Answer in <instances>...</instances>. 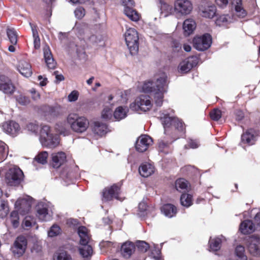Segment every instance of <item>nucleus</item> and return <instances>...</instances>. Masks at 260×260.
I'll return each mask as SVG.
<instances>
[{"label":"nucleus","mask_w":260,"mask_h":260,"mask_svg":"<svg viewBox=\"0 0 260 260\" xmlns=\"http://www.w3.org/2000/svg\"><path fill=\"white\" fill-rule=\"evenodd\" d=\"M168 77L165 73L156 76L155 81L147 80L143 83L142 91L150 93L157 106H161L163 103L164 94L167 92L168 85Z\"/></svg>","instance_id":"nucleus-1"},{"label":"nucleus","mask_w":260,"mask_h":260,"mask_svg":"<svg viewBox=\"0 0 260 260\" xmlns=\"http://www.w3.org/2000/svg\"><path fill=\"white\" fill-rule=\"evenodd\" d=\"M67 120L71 128L78 133H82L86 131L89 126L88 119L84 116H79L75 113L69 114Z\"/></svg>","instance_id":"nucleus-2"},{"label":"nucleus","mask_w":260,"mask_h":260,"mask_svg":"<svg viewBox=\"0 0 260 260\" xmlns=\"http://www.w3.org/2000/svg\"><path fill=\"white\" fill-rule=\"evenodd\" d=\"M40 140L42 145L50 148L56 147L59 143V137L50 133L48 125H42L40 131Z\"/></svg>","instance_id":"nucleus-3"},{"label":"nucleus","mask_w":260,"mask_h":260,"mask_svg":"<svg viewBox=\"0 0 260 260\" xmlns=\"http://www.w3.org/2000/svg\"><path fill=\"white\" fill-rule=\"evenodd\" d=\"M24 175L22 170L17 166H12L5 174L6 183L12 186H18L22 181Z\"/></svg>","instance_id":"nucleus-4"},{"label":"nucleus","mask_w":260,"mask_h":260,"mask_svg":"<svg viewBox=\"0 0 260 260\" xmlns=\"http://www.w3.org/2000/svg\"><path fill=\"white\" fill-rule=\"evenodd\" d=\"M159 117L165 129V134H167V128L171 126H173L179 131L184 130V124L178 118L170 116L168 112H160Z\"/></svg>","instance_id":"nucleus-5"},{"label":"nucleus","mask_w":260,"mask_h":260,"mask_svg":"<svg viewBox=\"0 0 260 260\" xmlns=\"http://www.w3.org/2000/svg\"><path fill=\"white\" fill-rule=\"evenodd\" d=\"M125 40L131 53H137L139 49V36L137 31L133 28L127 29L125 33Z\"/></svg>","instance_id":"nucleus-6"},{"label":"nucleus","mask_w":260,"mask_h":260,"mask_svg":"<svg viewBox=\"0 0 260 260\" xmlns=\"http://www.w3.org/2000/svg\"><path fill=\"white\" fill-rule=\"evenodd\" d=\"M75 29L77 30L78 37L86 42L94 43L100 41L101 37L94 34L93 31L84 24L77 26Z\"/></svg>","instance_id":"nucleus-7"},{"label":"nucleus","mask_w":260,"mask_h":260,"mask_svg":"<svg viewBox=\"0 0 260 260\" xmlns=\"http://www.w3.org/2000/svg\"><path fill=\"white\" fill-rule=\"evenodd\" d=\"M152 107L150 98L148 95H141L138 96L130 105V108L136 111H142L146 112L149 111Z\"/></svg>","instance_id":"nucleus-8"},{"label":"nucleus","mask_w":260,"mask_h":260,"mask_svg":"<svg viewBox=\"0 0 260 260\" xmlns=\"http://www.w3.org/2000/svg\"><path fill=\"white\" fill-rule=\"evenodd\" d=\"M193 5L190 0H175L174 4V11L179 16H184L191 12Z\"/></svg>","instance_id":"nucleus-9"},{"label":"nucleus","mask_w":260,"mask_h":260,"mask_svg":"<svg viewBox=\"0 0 260 260\" xmlns=\"http://www.w3.org/2000/svg\"><path fill=\"white\" fill-rule=\"evenodd\" d=\"M216 12V6L210 1H203L199 6V13L203 17L211 19Z\"/></svg>","instance_id":"nucleus-10"},{"label":"nucleus","mask_w":260,"mask_h":260,"mask_svg":"<svg viewBox=\"0 0 260 260\" xmlns=\"http://www.w3.org/2000/svg\"><path fill=\"white\" fill-rule=\"evenodd\" d=\"M212 44V37L209 34H205L201 36L194 38L193 46L199 51H204L208 49Z\"/></svg>","instance_id":"nucleus-11"},{"label":"nucleus","mask_w":260,"mask_h":260,"mask_svg":"<svg viewBox=\"0 0 260 260\" xmlns=\"http://www.w3.org/2000/svg\"><path fill=\"white\" fill-rule=\"evenodd\" d=\"M27 244V239L24 236H18L16 239L12 248L13 254L17 257L22 256L26 250Z\"/></svg>","instance_id":"nucleus-12"},{"label":"nucleus","mask_w":260,"mask_h":260,"mask_svg":"<svg viewBox=\"0 0 260 260\" xmlns=\"http://www.w3.org/2000/svg\"><path fill=\"white\" fill-rule=\"evenodd\" d=\"M124 7V13L131 20L137 21L139 20V14L133 9L135 3L133 0H122Z\"/></svg>","instance_id":"nucleus-13"},{"label":"nucleus","mask_w":260,"mask_h":260,"mask_svg":"<svg viewBox=\"0 0 260 260\" xmlns=\"http://www.w3.org/2000/svg\"><path fill=\"white\" fill-rule=\"evenodd\" d=\"M119 193L120 187L117 184L106 187L102 191V201L107 202L114 198L119 200Z\"/></svg>","instance_id":"nucleus-14"},{"label":"nucleus","mask_w":260,"mask_h":260,"mask_svg":"<svg viewBox=\"0 0 260 260\" xmlns=\"http://www.w3.org/2000/svg\"><path fill=\"white\" fill-rule=\"evenodd\" d=\"M198 62V58L196 56L189 57L180 63L178 66V71L181 73H186L196 66Z\"/></svg>","instance_id":"nucleus-15"},{"label":"nucleus","mask_w":260,"mask_h":260,"mask_svg":"<svg viewBox=\"0 0 260 260\" xmlns=\"http://www.w3.org/2000/svg\"><path fill=\"white\" fill-rule=\"evenodd\" d=\"M152 143L151 138L147 135H142L139 137L136 143V149L140 152H143L147 150Z\"/></svg>","instance_id":"nucleus-16"},{"label":"nucleus","mask_w":260,"mask_h":260,"mask_svg":"<svg viewBox=\"0 0 260 260\" xmlns=\"http://www.w3.org/2000/svg\"><path fill=\"white\" fill-rule=\"evenodd\" d=\"M0 90L7 94H12L15 90L11 80L4 75L0 76Z\"/></svg>","instance_id":"nucleus-17"},{"label":"nucleus","mask_w":260,"mask_h":260,"mask_svg":"<svg viewBox=\"0 0 260 260\" xmlns=\"http://www.w3.org/2000/svg\"><path fill=\"white\" fill-rule=\"evenodd\" d=\"M4 131L12 136H16L20 132V128L19 124L14 121H9L3 123Z\"/></svg>","instance_id":"nucleus-18"},{"label":"nucleus","mask_w":260,"mask_h":260,"mask_svg":"<svg viewBox=\"0 0 260 260\" xmlns=\"http://www.w3.org/2000/svg\"><path fill=\"white\" fill-rule=\"evenodd\" d=\"M66 154L63 152L53 153L51 155V165L54 168L57 169L66 161Z\"/></svg>","instance_id":"nucleus-19"},{"label":"nucleus","mask_w":260,"mask_h":260,"mask_svg":"<svg viewBox=\"0 0 260 260\" xmlns=\"http://www.w3.org/2000/svg\"><path fill=\"white\" fill-rule=\"evenodd\" d=\"M248 249L253 256H260V238L251 237L249 241Z\"/></svg>","instance_id":"nucleus-20"},{"label":"nucleus","mask_w":260,"mask_h":260,"mask_svg":"<svg viewBox=\"0 0 260 260\" xmlns=\"http://www.w3.org/2000/svg\"><path fill=\"white\" fill-rule=\"evenodd\" d=\"M15 207L22 214L27 213L31 207V202L26 199H19L15 204Z\"/></svg>","instance_id":"nucleus-21"},{"label":"nucleus","mask_w":260,"mask_h":260,"mask_svg":"<svg viewBox=\"0 0 260 260\" xmlns=\"http://www.w3.org/2000/svg\"><path fill=\"white\" fill-rule=\"evenodd\" d=\"M46 204L39 203L37 206V216L41 221H48L50 220V215L48 212Z\"/></svg>","instance_id":"nucleus-22"},{"label":"nucleus","mask_w":260,"mask_h":260,"mask_svg":"<svg viewBox=\"0 0 260 260\" xmlns=\"http://www.w3.org/2000/svg\"><path fill=\"white\" fill-rule=\"evenodd\" d=\"M17 70L24 77H29L32 74L30 64L25 60H20L17 66Z\"/></svg>","instance_id":"nucleus-23"},{"label":"nucleus","mask_w":260,"mask_h":260,"mask_svg":"<svg viewBox=\"0 0 260 260\" xmlns=\"http://www.w3.org/2000/svg\"><path fill=\"white\" fill-rule=\"evenodd\" d=\"M255 132L250 129L244 133L241 136L242 142L244 144H247L249 145H252L254 144L256 140L257 134H255Z\"/></svg>","instance_id":"nucleus-24"},{"label":"nucleus","mask_w":260,"mask_h":260,"mask_svg":"<svg viewBox=\"0 0 260 260\" xmlns=\"http://www.w3.org/2000/svg\"><path fill=\"white\" fill-rule=\"evenodd\" d=\"M78 234L80 237V243L81 245L87 244L90 239L88 229L84 226H79L78 229Z\"/></svg>","instance_id":"nucleus-25"},{"label":"nucleus","mask_w":260,"mask_h":260,"mask_svg":"<svg viewBox=\"0 0 260 260\" xmlns=\"http://www.w3.org/2000/svg\"><path fill=\"white\" fill-rule=\"evenodd\" d=\"M139 172L141 176L148 177L154 173V168L150 164L143 163L139 167Z\"/></svg>","instance_id":"nucleus-26"},{"label":"nucleus","mask_w":260,"mask_h":260,"mask_svg":"<svg viewBox=\"0 0 260 260\" xmlns=\"http://www.w3.org/2000/svg\"><path fill=\"white\" fill-rule=\"evenodd\" d=\"M135 245L132 242H127L123 243L121 247V253L122 256L128 258L135 251Z\"/></svg>","instance_id":"nucleus-27"},{"label":"nucleus","mask_w":260,"mask_h":260,"mask_svg":"<svg viewBox=\"0 0 260 260\" xmlns=\"http://www.w3.org/2000/svg\"><path fill=\"white\" fill-rule=\"evenodd\" d=\"M128 112V109L126 106H119L113 112V116L116 121H120L125 118Z\"/></svg>","instance_id":"nucleus-28"},{"label":"nucleus","mask_w":260,"mask_h":260,"mask_svg":"<svg viewBox=\"0 0 260 260\" xmlns=\"http://www.w3.org/2000/svg\"><path fill=\"white\" fill-rule=\"evenodd\" d=\"M196 27V23L193 19H187L183 22V29L186 36H189L191 34Z\"/></svg>","instance_id":"nucleus-29"},{"label":"nucleus","mask_w":260,"mask_h":260,"mask_svg":"<svg viewBox=\"0 0 260 260\" xmlns=\"http://www.w3.org/2000/svg\"><path fill=\"white\" fill-rule=\"evenodd\" d=\"M44 56L48 68L51 69H54L56 62L54 60L50 50L48 46L44 48Z\"/></svg>","instance_id":"nucleus-30"},{"label":"nucleus","mask_w":260,"mask_h":260,"mask_svg":"<svg viewBox=\"0 0 260 260\" xmlns=\"http://www.w3.org/2000/svg\"><path fill=\"white\" fill-rule=\"evenodd\" d=\"M107 131L108 127L106 124L99 121L94 122L92 131L95 134L102 136L107 133Z\"/></svg>","instance_id":"nucleus-31"},{"label":"nucleus","mask_w":260,"mask_h":260,"mask_svg":"<svg viewBox=\"0 0 260 260\" xmlns=\"http://www.w3.org/2000/svg\"><path fill=\"white\" fill-rule=\"evenodd\" d=\"M240 231L243 234H250L254 231V226L251 220H246L241 223Z\"/></svg>","instance_id":"nucleus-32"},{"label":"nucleus","mask_w":260,"mask_h":260,"mask_svg":"<svg viewBox=\"0 0 260 260\" xmlns=\"http://www.w3.org/2000/svg\"><path fill=\"white\" fill-rule=\"evenodd\" d=\"M161 211L166 216L171 218L176 215L177 208L172 204H167L161 207Z\"/></svg>","instance_id":"nucleus-33"},{"label":"nucleus","mask_w":260,"mask_h":260,"mask_svg":"<svg viewBox=\"0 0 260 260\" xmlns=\"http://www.w3.org/2000/svg\"><path fill=\"white\" fill-rule=\"evenodd\" d=\"M69 125L67 120L59 121L56 123L55 128L59 134L65 136L69 133Z\"/></svg>","instance_id":"nucleus-34"},{"label":"nucleus","mask_w":260,"mask_h":260,"mask_svg":"<svg viewBox=\"0 0 260 260\" xmlns=\"http://www.w3.org/2000/svg\"><path fill=\"white\" fill-rule=\"evenodd\" d=\"M160 14L164 17H167L172 14L174 10L172 6L167 3L160 1Z\"/></svg>","instance_id":"nucleus-35"},{"label":"nucleus","mask_w":260,"mask_h":260,"mask_svg":"<svg viewBox=\"0 0 260 260\" xmlns=\"http://www.w3.org/2000/svg\"><path fill=\"white\" fill-rule=\"evenodd\" d=\"M177 139V138H175L171 142L166 141L165 139L159 140L158 142V151L165 153H168L170 151V145L173 141Z\"/></svg>","instance_id":"nucleus-36"},{"label":"nucleus","mask_w":260,"mask_h":260,"mask_svg":"<svg viewBox=\"0 0 260 260\" xmlns=\"http://www.w3.org/2000/svg\"><path fill=\"white\" fill-rule=\"evenodd\" d=\"M45 110V116L49 117H55L60 114V107L58 106H48Z\"/></svg>","instance_id":"nucleus-37"},{"label":"nucleus","mask_w":260,"mask_h":260,"mask_svg":"<svg viewBox=\"0 0 260 260\" xmlns=\"http://www.w3.org/2000/svg\"><path fill=\"white\" fill-rule=\"evenodd\" d=\"M233 21V18L229 15H222L219 16L215 21L218 26H225Z\"/></svg>","instance_id":"nucleus-38"},{"label":"nucleus","mask_w":260,"mask_h":260,"mask_svg":"<svg viewBox=\"0 0 260 260\" xmlns=\"http://www.w3.org/2000/svg\"><path fill=\"white\" fill-rule=\"evenodd\" d=\"M175 187L179 191H185L188 187V182L183 178L178 179L175 182Z\"/></svg>","instance_id":"nucleus-39"},{"label":"nucleus","mask_w":260,"mask_h":260,"mask_svg":"<svg viewBox=\"0 0 260 260\" xmlns=\"http://www.w3.org/2000/svg\"><path fill=\"white\" fill-rule=\"evenodd\" d=\"M54 260H72L71 255L66 251L59 250L54 256Z\"/></svg>","instance_id":"nucleus-40"},{"label":"nucleus","mask_w":260,"mask_h":260,"mask_svg":"<svg viewBox=\"0 0 260 260\" xmlns=\"http://www.w3.org/2000/svg\"><path fill=\"white\" fill-rule=\"evenodd\" d=\"M210 248L211 250L216 251L220 248L221 243V239L219 237H217L214 239L209 240Z\"/></svg>","instance_id":"nucleus-41"},{"label":"nucleus","mask_w":260,"mask_h":260,"mask_svg":"<svg viewBox=\"0 0 260 260\" xmlns=\"http://www.w3.org/2000/svg\"><path fill=\"white\" fill-rule=\"evenodd\" d=\"M7 36L11 43L16 45L17 43V34L16 31L12 28H8L7 30Z\"/></svg>","instance_id":"nucleus-42"},{"label":"nucleus","mask_w":260,"mask_h":260,"mask_svg":"<svg viewBox=\"0 0 260 260\" xmlns=\"http://www.w3.org/2000/svg\"><path fill=\"white\" fill-rule=\"evenodd\" d=\"M235 254L238 260H247V256L245 252V248L242 245H238L236 247Z\"/></svg>","instance_id":"nucleus-43"},{"label":"nucleus","mask_w":260,"mask_h":260,"mask_svg":"<svg viewBox=\"0 0 260 260\" xmlns=\"http://www.w3.org/2000/svg\"><path fill=\"white\" fill-rule=\"evenodd\" d=\"M83 246L79 249L80 254L83 257L86 258L90 257L92 254V247L88 245H83Z\"/></svg>","instance_id":"nucleus-44"},{"label":"nucleus","mask_w":260,"mask_h":260,"mask_svg":"<svg viewBox=\"0 0 260 260\" xmlns=\"http://www.w3.org/2000/svg\"><path fill=\"white\" fill-rule=\"evenodd\" d=\"M101 117L105 120L111 119L113 117L112 108L108 106H105L102 111Z\"/></svg>","instance_id":"nucleus-45"},{"label":"nucleus","mask_w":260,"mask_h":260,"mask_svg":"<svg viewBox=\"0 0 260 260\" xmlns=\"http://www.w3.org/2000/svg\"><path fill=\"white\" fill-rule=\"evenodd\" d=\"M180 202L183 206H190L192 204V196L189 194H182L180 197Z\"/></svg>","instance_id":"nucleus-46"},{"label":"nucleus","mask_w":260,"mask_h":260,"mask_svg":"<svg viewBox=\"0 0 260 260\" xmlns=\"http://www.w3.org/2000/svg\"><path fill=\"white\" fill-rule=\"evenodd\" d=\"M35 224V219L30 216H27L23 219L22 225L24 229L28 230Z\"/></svg>","instance_id":"nucleus-47"},{"label":"nucleus","mask_w":260,"mask_h":260,"mask_svg":"<svg viewBox=\"0 0 260 260\" xmlns=\"http://www.w3.org/2000/svg\"><path fill=\"white\" fill-rule=\"evenodd\" d=\"M10 220L14 228H16L19 225V217L17 211H13L11 213Z\"/></svg>","instance_id":"nucleus-48"},{"label":"nucleus","mask_w":260,"mask_h":260,"mask_svg":"<svg viewBox=\"0 0 260 260\" xmlns=\"http://www.w3.org/2000/svg\"><path fill=\"white\" fill-rule=\"evenodd\" d=\"M48 156V154L47 151H42L35 157V160L38 162L44 165L47 163Z\"/></svg>","instance_id":"nucleus-49"},{"label":"nucleus","mask_w":260,"mask_h":260,"mask_svg":"<svg viewBox=\"0 0 260 260\" xmlns=\"http://www.w3.org/2000/svg\"><path fill=\"white\" fill-rule=\"evenodd\" d=\"M62 177L66 183V185L70 183H74L75 181L74 175L72 172H68L66 175L63 173L62 174Z\"/></svg>","instance_id":"nucleus-50"},{"label":"nucleus","mask_w":260,"mask_h":260,"mask_svg":"<svg viewBox=\"0 0 260 260\" xmlns=\"http://www.w3.org/2000/svg\"><path fill=\"white\" fill-rule=\"evenodd\" d=\"M61 233L60 227L57 224H53L48 232V235L50 237L57 236Z\"/></svg>","instance_id":"nucleus-51"},{"label":"nucleus","mask_w":260,"mask_h":260,"mask_svg":"<svg viewBox=\"0 0 260 260\" xmlns=\"http://www.w3.org/2000/svg\"><path fill=\"white\" fill-rule=\"evenodd\" d=\"M131 94V90H126L124 91H120L118 93V94H119L121 99L120 102L122 103H126L127 101L128 100V98L129 97L130 95Z\"/></svg>","instance_id":"nucleus-52"},{"label":"nucleus","mask_w":260,"mask_h":260,"mask_svg":"<svg viewBox=\"0 0 260 260\" xmlns=\"http://www.w3.org/2000/svg\"><path fill=\"white\" fill-rule=\"evenodd\" d=\"M234 10L236 16L240 18H244L247 15V11L244 8L243 6L234 8Z\"/></svg>","instance_id":"nucleus-53"},{"label":"nucleus","mask_w":260,"mask_h":260,"mask_svg":"<svg viewBox=\"0 0 260 260\" xmlns=\"http://www.w3.org/2000/svg\"><path fill=\"white\" fill-rule=\"evenodd\" d=\"M210 115L212 120L217 121L221 116V112L218 109H214L210 112Z\"/></svg>","instance_id":"nucleus-54"},{"label":"nucleus","mask_w":260,"mask_h":260,"mask_svg":"<svg viewBox=\"0 0 260 260\" xmlns=\"http://www.w3.org/2000/svg\"><path fill=\"white\" fill-rule=\"evenodd\" d=\"M137 246L142 252H146L149 247L148 244L144 241H138L137 243Z\"/></svg>","instance_id":"nucleus-55"},{"label":"nucleus","mask_w":260,"mask_h":260,"mask_svg":"<svg viewBox=\"0 0 260 260\" xmlns=\"http://www.w3.org/2000/svg\"><path fill=\"white\" fill-rule=\"evenodd\" d=\"M7 146L3 142L0 141V153L3 158L6 157L8 155Z\"/></svg>","instance_id":"nucleus-56"},{"label":"nucleus","mask_w":260,"mask_h":260,"mask_svg":"<svg viewBox=\"0 0 260 260\" xmlns=\"http://www.w3.org/2000/svg\"><path fill=\"white\" fill-rule=\"evenodd\" d=\"M74 13L76 17L80 19L84 16L85 12L82 7H78L75 10Z\"/></svg>","instance_id":"nucleus-57"},{"label":"nucleus","mask_w":260,"mask_h":260,"mask_svg":"<svg viewBox=\"0 0 260 260\" xmlns=\"http://www.w3.org/2000/svg\"><path fill=\"white\" fill-rule=\"evenodd\" d=\"M79 97V92L77 90L72 91L68 95V99L70 102L76 101Z\"/></svg>","instance_id":"nucleus-58"},{"label":"nucleus","mask_w":260,"mask_h":260,"mask_svg":"<svg viewBox=\"0 0 260 260\" xmlns=\"http://www.w3.org/2000/svg\"><path fill=\"white\" fill-rule=\"evenodd\" d=\"M26 128L28 131L31 132L32 133L36 134L38 132L39 126L36 123H30L27 125Z\"/></svg>","instance_id":"nucleus-59"},{"label":"nucleus","mask_w":260,"mask_h":260,"mask_svg":"<svg viewBox=\"0 0 260 260\" xmlns=\"http://www.w3.org/2000/svg\"><path fill=\"white\" fill-rule=\"evenodd\" d=\"M18 102L22 105H26L29 103V100L28 98L20 95L17 99Z\"/></svg>","instance_id":"nucleus-60"},{"label":"nucleus","mask_w":260,"mask_h":260,"mask_svg":"<svg viewBox=\"0 0 260 260\" xmlns=\"http://www.w3.org/2000/svg\"><path fill=\"white\" fill-rule=\"evenodd\" d=\"M236 120L240 121L242 120L244 117L243 112L239 110H236L235 112Z\"/></svg>","instance_id":"nucleus-61"},{"label":"nucleus","mask_w":260,"mask_h":260,"mask_svg":"<svg viewBox=\"0 0 260 260\" xmlns=\"http://www.w3.org/2000/svg\"><path fill=\"white\" fill-rule=\"evenodd\" d=\"M230 0H215L216 4L221 8H225L228 5Z\"/></svg>","instance_id":"nucleus-62"},{"label":"nucleus","mask_w":260,"mask_h":260,"mask_svg":"<svg viewBox=\"0 0 260 260\" xmlns=\"http://www.w3.org/2000/svg\"><path fill=\"white\" fill-rule=\"evenodd\" d=\"M30 92L31 94V98L34 100H38L40 98V95L35 89L32 88L30 90Z\"/></svg>","instance_id":"nucleus-63"},{"label":"nucleus","mask_w":260,"mask_h":260,"mask_svg":"<svg viewBox=\"0 0 260 260\" xmlns=\"http://www.w3.org/2000/svg\"><path fill=\"white\" fill-rule=\"evenodd\" d=\"M200 144L197 140H190L188 142V146L191 148H197L199 146Z\"/></svg>","instance_id":"nucleus-64"}]
</instances>
